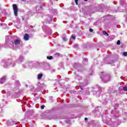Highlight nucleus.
Wrapping results in <instances>:
<instances>
[{
    "instance_id": "f257e3e1",
    "label": "nucleus",
    "mask_w": 127,
    "mask_h": 127,
    "mask_svg": "<svg viewBox=\"0 0 127 127\" xmlns=\"http://www.w3.org/2000/svg\"><path fill=\"white\" fill-rule=\"evenodd\" d=\"M10 38H11L10 36H6L5 43V45H8L10 48H12V47H14V45H18L20 44V39L19 38H18L15 40L14 42L12 41H11L9 42V44H8V40L10 39Z\"/></svg>"
},
{
    "instance_id": "f03ea898",
    "label": "nucleus",
    "mask_w": 127,
    "mask_h": 127,
    "mask_svg": "<svg viewBox=\"0 0 127 127\" xmlns=\"http://www.w3.org/2000/svg\"><path fill=\"white\" fill-rule=\"evenodd\" d=\"M1 65H2L4 68H6V67H8V66L14 67L15 65V64L14 62L11 60H3L1 62Z\"/></svg>"
},
{
    "instance_id": "7ed1b4c3",
    "label": "nucleus",
    "mask_w": 127,
    "mask_h": 127,
    "mask_svg": "<svg viewBox=\"0 0 127 127\" xmlns=\"http://www.w3.org/2000/svg\"><path fill=\"white\" fill-rule=\"evenodd\" d=\"M100 76L102 81L104 83H108L111 80V74L106 73V72H102L100 74Z\"/></svg>"
},
{
    "instance_id": "20e7f679",
    "label": "nucleus",
    "mask_w": 127,
    "mask_h": 127,
    "mask_svg": "<svg viewBox=\"0 0 127 127\" xmlns=\"http://www.w3.org/2000/svg\"><path fill=\"white\" fill-rule=\"evenodd\" d=\"M13 9L14 11V14L15 16H17L18 12V8H17V5L13 4L12 5Z\"/></svg>"
},
{
    "instance_id": "39448f33",
    "label": "nucleus",
    "mask_w": 127,
    "mask_h": 127,
    "mask_svg": "<svg viewBox=\"0 0 127 127\" xmlns=\"http://www.w3.org/2000/svg\"><path fill=\"white\" fill-rule=\"evenodd\" d=\"M5 76H3L2 78H0V84H3L5 81Z\"/></svg>"
},
{
    "instance_id": "423d86ee",
    "label": "nucleus",
    "mask_w": 127,
    "mask_h": 127,
    "mask_svg": "<svg viewBox=\"0 0 127 127\" xmlns=\"http://www.w3.org/2000/svg\"><path fill=\"white\" fill-rule=\"evenodd\" d=\"M24 40H26V41H27L29 39V35L28 34H26L24 36Z\"/></svg>"
},
{
    "instance_id": "0eeeda50",
    "label": "nucleus",
    "mask_w": 127,
    "mask_h": 127,
    "mask_svg": "<svg viewBox=\"0 0 127 127\" xmlns=\"http://www.w3.org/2000/svg\"><path fill=\"white\" fill-rule=\"evenodd\" d=\"M23 61V57H20L17 61V63H19V64H20V63H21V62H22Z\"/></svg>"
},
{
    "instance_id": "6e6552de",
    "label": "nucleus",
    "mask_w": 127,
    "mask_h": 127,
    "mask_svg": "<svg viewBox=\"0 0 127 127\" xmlns=\"http://www.w3.org/2000/svg\"><path fill=\"white\" fill-rule=\"evenodd\" d=\"M42 77H43V74L42 73H40L38 74V80H41V79H42Z\"/></svg>"
},
{
    "instance_id": "1a4fd4ad",
    "label": "nucleus",
    "mask_w": 127,
    "mask_h": 127,
    "mask_svg": "<svg viewBox=\"0 0 127 127\" xmlns=\"http://www.w3.org/2000/svg\"><path fill=\"white\" fill-rule=\"evenodd\" d=\"M24 65H25V67H30V66H31V65H32V63H26L25 64H23Z\"/></svg>"
},
{
    "instance_id": "9d476101",
    "label": "nucleus",
    "mask_w": 127,
    "mask_h": 127,
    "mask_svg": "<svg viewBox=\"0 0 127 127\" xmlns=\"http://www.w3.org/2000/svg\"><path fill=\"white\" fill-rule=\"evenodd\" d=\"M44 70H48V69H49V65H48V64H46L44 67H43Z\"/></svg>"
},
{
    "instance_id": "9b49d317",
    "label": "nucleus",
    "mask_w": 127,
    "mask_h": 127,
    "mask_svg": "<svg viewBox=\"0 0 127 127\" xmlns=\"http://www.w3.org/2000/svg\"><path fill=\"white\" fill-rule=\"evenodd\" d=\"M83 63L84 64H88V60L87 59H84L83 61Z\"/></svg>"
},
{
    "instance_id": "f8f14e48",
    "label": "nucleus",
    "mask_w": 127,
    "mask_h": 127,
    "mask_svg": "<svg viewBox=\"0 0 127 127\" xmlns=\"http://www.w3.org/2000/svg\"><path fill=\"white\" fill-rule=\"evenodd\" d=\"M47 59L48 60H52L53 59V56H48L47 57Z\"/></svg>"
},
{
    "instance_id": "ddd939ff",
    "label": "nucleus",
    "mask_w": 127,
    "mask_h": 127,
    "mask_svg": "<svg viewBox=\"0 0 127 127\" xmlns=\"http://www.w3.org/2000/svg\"><path fill=\"white\" fill-rule=\"evenodd\" d=\"M103 34H104V35H107V36H109V34H108V33H107V31H103Z\"/></svg>"
},
{
    "instance_id": "4468645a",
    "label": "nucleus",
    "mask_w": 127,
    "mask_h": 127,
    "mask_svg": "<svg viewBox=\"0 0 127 127\" xmlns=\"http://www.w3.org/2000/svg\"><path fill=\"white\" fill-rule=\"evenodd\" d=\"M96 94H97V95H96L97 97H100V95H101V92L100 91H97L96 92Z\"/></svg>"
},
{
    "instance_id": "2eb2a0df",
    "label": "nucleus",
    "mask_w": 127,
    "mask_h": 127,
    "mask_svg": "<svg viewBox=\"0 0 127 127\" xmlns=\"http://www.w3.org/2000/svg\"><path fill=\"white\" fill-rule=\"evenodd\" d=\"M55 56H56V57H59V56H60V54L56 53V54H55Z\"/></svg>"
},
{
    "instance_id": "dca6fc26",
    "label": "nucleus",
    "mask_w": 127,
    "mask_h": 127,
    "mask_svg": "<svg viewBox=\"0 0 127 127\" xmlns=\"http://www.w3.org/2000/svg\"><path fill=\"white\" fill-rule=\"evenodd\" d=\"M123 90L125 91V92H127V87L125 86V87H123Z\"/></svg>"
},
{
    "instance_id": "f3484780",
    "label": "nucleus",
    "mask_w": 127,
    "mask_h": 127,
    "mask_svg": "<svg viewBox=\"0 0 127 127\" xmlns=\"http://www.w3.org/2000/svg\"><path fill=\"white\" fill-rule=\"evenodd\" d=\"M123 56H125V57H127V52L123 53Z\"/></svg>"
},
{
    "instance_id": "a211bd4d",
    "label": "nucleus",
    "mask_w": 127,
    "mask_h": 127,
    "mask_svg": "<svg viewBox=\"0 0 127 127\" xmlns=\"http://www.w3.org/2000/svg\"><path fill=\"white\" fill-rule=\"evenodd\" d=\"M117 44L118 45H120V44H121V41H120V40H118V41H117Z\"/></svg>"
},
{
    "instance_id": "6ab92c4d",
    "label": "nucleus",
    "mask_w": 127,
    "mask_h": 127,
    "mask_svg": "<svg viewBox=\"0 0 127 127\" xmlns=\"http://www.w3.org/2000/svg\"><path fill=\"white\" fill-rule=\"evenodd\" d=\"M89 31H90V32H93V31H94V30H93V29H92V28H90V29H89Z\"/></svg>"
},
{
    "instance_id": "aec40b11",
    "label": "nucleus",
    "mask_w": 127,
    "mask_h": 127,
    "mask_svg": "<svg viewBox=\"0 0 127 127\" xmlns=\"http://www.w3.org/2000/svg\"><path fill=\"white\" fill-rule=\"evenodd\" d=\"M71 37L73 38V39H74V40H75V39H76V37H75L74 35H72L71 36Z\"/></svg>"
},
{
    "instance_id": "412c9836",
    "label": "nucleus",
    "mask_w": 127,
    "mask_h": 127,
    "mask_svg": "<svg viewBox=\"0 0 127 127\" xmlns=\"http://www.w3.org/2000/svg\"><path fill=\"white\" fill-rule=\"evenodd\" d=\"M48 19H49L50 21H52V17L49 18Z\"/></svg>"
},
{
    "instance_id": "4be33fe9",
    "label": "nucleus",
    "mask_w": 127,
    "mask_h": 127,
    "mask_svg": "<svg viewBox=\"0 0 127 127\" xmlns=\"http://www.w3.org/2000/svg\"><path fill=\"white\" fill-rule=\"evenodd\" d=\"M64 41H67V38H63Z\"/></svg>"
},
{
    "instance_id": "5701e85b",
    "label": "nucleus",
    "mask_w": 127,
    "mask_h": 127,
    "mask_svg": "<svg viewBox=\"0 0 127 127\" xmlns=\"http://www.w3.org/2000/svg\"><path fill=\"white\" fill-rule=\"evenodd\" d=\"M41 108L43 110V109H44V108H45V106L42 105Z\"/></svg>"
},
{
    "instance_id": "b1692460",
    "label": "nucleus",
    "mask_w": 127,
    "mask_h": 127,
    "mask_svg": "<svg viewBox=\"0 0 127 127\" xmlns=\"http://www.w3.org/2000/svg\"><path fill=\"white\" fill-rule=\"evenodd\" d=\"M75 3L76 5L78 4V0H75Z\"/></svg>"
},
{
    "instance_id": "393cba45",
    "label": "nucleus",
    "mask_w": 127,
    "mask_h": 127,
    "mask_svg": "<svg viewBox=\"0 0 127 127\" xmlns=\"http://www.w3.org/2000/svg\"><path fill=\"white\" fill-rule=\"evenodd\" d=\"M12 125H16V124H15V123L13 122H11Z\"/></svg>"
},
{
    "instance_id": "a878e982",
    "label": "nucleus",
    "mask_w": 127,
    "mask_h": 127,
    "mask_svg": "<svg viewBox=\"0 0 127 127\" xmlns=\"http://www.w3.org/2000/svg\"><path fill=\"white\" fill-rule=\"evenodd\" d=\"M84 120H85V121H88V118H85Z\"/></svg>"
},
{
    "instance_id": "bb28decb",
    "label": "nucleus",
    "mask_w": 127,
    "mask_h": 127,
    "mask_svg": "<svg viewBox=\"0 0 127 127\" xmlns=\"http://www.w3.org/2000/svg\"><path fill=\"white\" fill-rule=\"evenodd\" d=\"M0 25H2V23H0Z\"/></svg>"
},
{
    "instance_id": "cd10ccee",
    "label": "nucleus",
    "mask_w": 127,
    "mask_h": 127,
    "mask_svg": "<svg viewBox=\"0 0 127 127\" xmlns=\"http://www.w3.org/2000/svg\"><path fill=\"white\" fill-rule=\"evenodd\" d=\"M88 0H84L85 1H87Z\"/></svg>"
},
{
    "instance_id": "c85d7f7f",
    "label": "nucleus",
    "mask_w": 127,
    "mask_h": 127,
    "mask_svg": "<svg viewBox=\"0 0 127 127\" xmlns=\"http://www.w3.org/2000/svg\"><path fill=\"white\" fill-rule=\"evenodd\" d=\"M25 86H26V87H28V85H26V84L25 85Z\"/></svg>"
},
{
    "instance_id": "c756f323",
    "label": "nucleus",
    "mask_w": 127,
    "mask_h": 127,
    "mask_svg": "<svg viewBox=\"0 0 127 127\" xmlns=\"http://www.w3.org/2000/svg\"><path fill=\"white\" fill-rule=\"evenodd\" d=\"M80 88L81 89H82V87H80Z\"/></svg>"
},
{
    "instance_id": "7c9ffc66",
    "label": "nucleus",
    "mask_w": 127,
    "mask_h": 127,
    "mask_svg": "<svg viewBox=\"0 0 127 127\" xmlns=\"http://www.w3.org/2000/svg\"><path fill=\"white\" fill-rule=\"evenodd\" d=\"M17 85H19V83H18V84Z\"/></svg>"
},
{
    "instance_id": "2f4dec72",
    "label": "nucleus",
    "mask_w": 127,
    "mask_h": 127,
    "mask_svg": "<svg viewBox=\"0 0 127 127\" xmlns=\"http://www.w3.org/2000/svg\"><path fill=\"white\" fill-rule=\"evenodd\" d=\"M41 7H42V6H41Z\"/></svg>"
}]
</instances>
